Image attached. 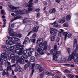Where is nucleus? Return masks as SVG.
Wrapping results in <instances>:
<instances>
[{"instance_id":"nucleus-39","label":"nucleus","mask_w":78,"mask_h":78,"mask_svg":"<svg viewBox=\"0 0 78 78\" xmlns=\"http://www.w3.org/2000/svg\"><path fill=\"white\" fill-rule=\"evenodd\" d=\"M28 6V3H26L23 5V6L24 8H26V7H27Z\"/></svg>"},{"instance_id":"nucleus-50","label":"nucleus","mask_w":78,"mask_h":78,"mask_svg":"<svg viewBox=\"0 0 78 78\" xmlns=\"http://www.w3.org/2000/svg\"><path fill=\"white\" fill-rule=\"evenodd\" d=\"M44 73H41L40 76V78H43V77L44 76Z\"/></svg>"},{"instance_id":"nucleus-43","label":"nucleus","mask_w":78,"mask_h":78,"mask_svg":"<svg viewBox=\"0 0 78 78\" xmlns=\"http://www.w3.org/2000/svg\"><path fill=\"white\" fill-rule=\"evenodd\" d=\"M68 76L70 78H73V77H74V76L73 75H72V74H68Z\"/></svg>"},{"instance_id":"nucleus-64","label":"nucleus","mask_w":78,"mask_h":78,"mask_svg":"<svg viewBox=\"0 0 78 78\" xmlns=\"http://www.w3.org/2000/svg\"><path fill=\"white\" fill-rule=\"evenodd\" d=\"M57 45H55L54 46V49L55 50H57Z\"/></svg>"},{"instance_id":"nucleus-61","label":"nucleus","mask_w":78,"mask_h":78,"mask_svg":"<svg viewBox=\"0 0 78 78\" xmlns=\"http://www.w3.org/2000/svg\"><path fill=\"white\" fill-rule=\"evenodd\" d=\"M65 73H70V71L67 69H66L65 70Z\"/></svg>"},{"instance_id":"nucleus-28","label":"nucleus","mask_w":78,"mask_h":78,"mask_svg":"<svg viewBox=\"0 0 78 78\" xmlns=\"http://www.w3.org/2000/svg\"><path fill=\"white\" fill-rule=\"evenodd\" d=\"M71 18V17L70 15H67L66 17V20H70Z\"/></svg>"},{"instance_id":"nucleus-20","label":"nucleus","mask_w":78,"mask_h":78,"mask_svg":"<svg viewBox=\"0 0 78 78\" xmlns=\"http://www.w3.org/2000/svg\"><path fill=\"white\" fill-rule=\"evenodd\" d=\"M56 12V9L54 8L52 9H51L49 11V13L50 14H53V13H55Z\"/></svg>"},{"instance_id":"nucleus-11","label":"nucleus","mask_w":78,"mask_h":78,"mask_svg":"<svg viewBox=\"0 0 78 78\" xmlns=\"http://www.w3.org/2000/svg\"><path fill=\"white\" fill-rule=\"evenodd\" d=\"M43 46H44V50H47V47H48V45H47V42L45 41L43 44Z\"/></svg>"},{"instance_id":"nucleus-19","label":"nucleus","mask_w":78,"mask_h":78,"mask_svg":"<svg viewBox=\"0 0 78 78\" xmlns=\"http://www.w3.org/2000/svg\"><path fill=\"white\" fill-rule=\"evenodd\" d=\"M50 53L51 55H53V57H54V56L55 55V54L56 53V51H55L53 49H52L50 51Z\"/></svg>"},{"instance_id":"nucleus-21","label":"nucleus","mask_w":78,"mask_h":78,"mask_svg":"<svg viewBox=\"0 0 78 78\" xmlns=\"http://www.w3.org/2000/svg\"><path fill=\"white\" fill-rule=\"evenodd\" d=\"M67 34H68V33L67 32H65L63 34V36H65V38L64 39L65 40H66V39H67Z\"/></svg>"},{"instance_id":"nucleus-60","label":"nucleus","mask_w":78,"mask_h":78,"mask_svg":"<svg viewBox=\"0 0 78 78\" xmlns=\"http://www.w3.org/2000/svg\"><path fill=\"white\" fill-rule=\"evenodd\" d=\"M27 67H28V65H27V64H26L24 66V69L26 70L27 68Z\"/></svg>"},{"instance_id":"nucleus-40","label":"nucleus","mask_w":78,"mask_h":78,"mask_svg":"<svg viewBox=\"0 0 78 78\" xmlns=\"http://www.w3.org/2000/svg\"><path fill=\"white\" fill-rule=\"evenodd\" d=\"M39 65V64H37L35 65V68L36 69H38L40 67Z\"/></svg>"},{"instance_id":"nucleus-29","label":"nucleus","mask_w":78,"mask_h":78,"mask_svg":"<svg viewBox=\"0 0 78 78\" xmlns=\"http://www.w3.org/2000/svg\"><path fill=\"white\" fill-rule=\"evenodd\" d=\"M29 42H33L34 43L36 42V40L35 39H31L29 40Z\"/></svg>"},{"instance_id":"nucleus-12","label":"nucleus","mask_w":78,"mask_h":78,"mask_svg":"<svg viewBox=\"0 0 78 78\" xmlns=\"http://www.w3.org/2000/svg\"><path fill=\"white\" fill-rule=\"evenodd\" d=\"M17 69L19 72H22V69L21 67H20V66L19 65H18L16 66Z\"/></svg>"},{"instance_id":"nucleus-3","label":"nucleus","mask_w":78,"mask_h":78,"mask_svg":"<svg viewBox=\"0 0 78 78\" xmlns=\"http://www.w3.org/2000/svg\"><path fill=\"white\" fill-rule=\"evenodd\" d=\"M14 52H15L17 54H18L19 56L17 58V60L19 59H23L22 57H23V55H22V51L20 50H14Z\"/></svg>"},{"instance_id":"nucleus-32","label":"nucleus","mask_w":78,"mask_h":78,"mask_svg":"<svg viewBox=\"0 0 78 78\" xmlns=\"http://www.w3.org/2000/svg\"><path fill=\"white\" fill-rule=\"evenodd\" d=\"M69 26L67 23H65L63 24V26L64 27H67Z\"/></svg>"},{"instance_id":"nucleus-6","label":"nucleus","mask_w":78,"mask_h":78,"mask_svg":"<svg viewBox=\"0 0 78 78\" xmlns=\"http://www.w3.org/2000/svg\"><path fill=\"white\" fill-rule=\"evenodd\" d=\"M4 53L2 54H1V57H0V62L1 61H3L4 58L5 57V56L8 55V54H7L8 51H6V50L5 49H4Z\"/></svg>"},{"instance_id":"nucleus-33","label":"nucleus","mask_w":78,"mask_h":78,"mask_svg":"<svg viewBox=\"0 0 78 78\" xmlns=\"http://www.w3.org/2000/svg\"><path fill=\"white\" fill-rule=\"evenodd\" d=\"M7 38L10 41H12V39H13L12 37H11L9 36H8Z\"/></svg>"},{"instance_id":"nucleus-35","label":"nucleus","mask_w":78,"mask_h":78,"mask_svg":"<svg viewBox=\"0 0 78 78\" xmlns=\"http://www.w3.org/2000/svg\"><path fill=\"white\" fill-rule=\"evenodd\" d=\"M67 51L69 55L70 54V53H71V49H70V48H69L67 49Z\"/></svg>"},{"instance_id":"nucleus-26","label":"nucleus","mask_w":78,"mask_h":78,"mask_svg":"<svg viewBox=\"0 0 78 78\" xmlns=\"http://www.w3.org/2000/svg\"><path fill=\"white\" fill-rule=\"evenodd\" d=\"M17 33L16 32H15L14 33H13L12 34H9V36H12L13 38L14 37V36H17Z\"/></svg>"},{"instance_id":"nucleus-14","label":"nucleus","mask_w":78,"mask_h":78,"mask_svg":"<svg viewBox=\"0 0 78 78\" xmlns=\"http://www.w3.org/2000/svg\"><path fill=\"white\" fill-rule=\"evenodd\" d=\"M66 20V18L65 17H63L62 19V20H60L58 22L59 23H64L65 22V20Z\"/></svg>"},{"instance_id":"nucleus-25","label":"nucleus","mask_w":78,"mask_h":78,"mask_svg":"<svg viewBox=\"0 0 78 78\" xmlns=\"http://www.w3.org/2000/svg\"><path fill=\"white\" fill-rule=\"evenodd\" d=\"M30 61L31 62H34L35 61V57L33 56H32L30 58Z\"/></svg>"},{"instance_id":"nucleus-10","label":"nucleus","mask_w":78,"mask_h":78,"mask_svg":"<svg viewBox=\"0 0 78 78\" xmlns=\"http://www.w3.org/2000/svg\"><path fill=\"white\" fill-rule=\"evenodd\" d=\"M8 30L9 33L10 34H12L14 32V30L13 29H11V28H10V25H9Z\"/></svg>"},{"instance_id":"nucleus-45","label":"nucleus","mask_w":78,"mask_h":78,"mask_svg":"<svg viewBox=\"0 0 78 78\" xmlns=\"http://www.w3.org/2000/svg\"><path fill=\"white\" fill-rule=\"evenodd\" d=\"M13 38H14L15 40L16 41V42H20V40L18 38H16L15 37H13Z\"/></svg>"},{"instance_id":"nucleus-54","label":"nucleus","mask_w":78,"mask_h":78,"mask_svg":"<svg viewBox=\"0 0 78 78\" xmlns=\"http://www.w3.org/2000/svg\"><path fill=\"white\" fill-rule=\"evenodd\" d=\"M28 51V50H27V49L26 50H24L23 51V54H24L25 55V54H26V53H27Z\"/></svg>"},{"instance_id":"nucleus-30","label":"nucleus","mask_w":78,"mask_h":78,"mask_svg":"<svg viewBox=\"0 0 78 78\" xmlns=\"http://www.w3.org/2000/svg\"><path fill=\"white\" fill-rule=\"evenodd\" d=\"M44 70V68L42 67V66H40L39 68V71L40 72L43 71Z\"/></svg>"},{"instance_id":"nucleus-63","label":"nucleus","mask_w":78,"mask_h":78,"mask_svg":"<svg viewBox=\"0 0 78 78\" xmlns=\"http://www.w3.org/2000/svg\"><path fill=\"white\" fill-rule=\"evenodd\" d=\"M44 5H47V4H48V3H47V2H46V1H44Z\"/></svg>"},{"instance_id":"nucleus-2","label":"nucleus","mask_w":78,"mask_h":78,"mask_svg":"<svg viewBox=\"0 0 78 78\" xmlns=\"http://www.w3.org/2000/svg\"><path fill=\"white\" fill-rule=\"evenodd\" d=\"M5 66H7V70H12V67H16V64H15L12 65H11V63L10 62H9L8 61H7L5 62Z\"/></svg>"},{"instance_id":"nucleus-41","label":"nucleus","mask_w":78,"mask_h":78,"mask_svg":"<svg viewBox=\"0 0 78 78\" xmlns=\"http://www.w3.org/2000/svg\"><path fill=\"white\" fill-rule=\"evenodd\" d=\"M55 37L54 36H52L51 37V41H55Z\"/></svg>"},{"instance_id":"nucleus-62","label":"nucleus","mask_w":78,"mask_h":78,"mask_svg":"<svg viewBox=\"0 0 78 78\" xmlns=\"http://www.w3.org/2000/svg\"><path fill=\"white\" fill-rule=\"evenodd\" d=\"M37 19H38V18H39V16H40V13H38L37 14Z\"/></svg>"},{"instance_id":"nucleus-44","label":"nucleus","mask_w":78,"mask_h":78,"mask_svg":"<svg viewBox=\"0 0 78 78\" xmlns=\"http://www.w3.org/2000/svg\"><path fill=\"white\" fill-rule=\"evenodd\" d=\"M76 42H77V41H76V39H75L74 40V46H76Z\"/></svg>"},{"instance_id":"nucleus-48","label":"nucleus","mask_w":78,"mask_h":78,"mask_svg":"<svg viewBox=\"0 0 78 78\" xmlns=\"http://www.w3.org/2000/svg\"><path fill=\"white\" fill-rule=\"evenodd\" d=\"M38 46L40 47H42L43 45V44H42V42L39 43V44H38Z\"/></svg>"},{"instance_id":"nucleus-59","label":"nucleus","mask_w":78,"mask_h":78,"mask_svg":"<svg viewBox=\"0 0 78 78\" xmlns=\"http://www.w3.org/2000/svg\"><path fill=\"white\" fill-rule=\"evenodd\" d=\"M10 42H9V41L8 40H7L6 42V44L7 45H8V44H10Z\"/></svg>"},{"instance_id":"nucleus-36","label":"nucleus","mask_w":78,"mask_h":78,"mask_svg":"<svg viewBox=\"0 0 78 78\" xmlns=\"http://www.w3.org/2000/svg\"><path fill=\"white\" fill-rule=\"evenodd\" d=\"M14 48H15L14 47L12 46L10 48V51H13L14 50Z\"/></svg>"},{"instance_id":"nucleus-13","label":"nucleus","mask_w":78,"mask_h":78,"mask_svg":"<svg viewBox=\"0 0 78 78\" xmlns=\"http://www.w3.org/2000/svg\"><path fill=\"white\" fill-rule=\"evenodd\" d=\"M39 26L34 27L32 31L33 32H37L38 31V29H39Z\"/></svg>"},{"instance_id":"nucleus-49","label":"nucleus","mask_w":78,"mask_h":78,"mask_svg":"<svg viewBox=\"0 0 78 78\" xmlns=\"http://www.w3.org/2000/svg\"><path fill=\"white\" fill-rule=\"evenodd\" d=\"M40 52H39L37 51V52H36L35 53V56H39V53Z\"/></svg>"},{"instance_id":"nucleus-7","label":"nucleus","mask_w":78,"mask_h":78,"mask_svg":"<svg viewBox=\"0 0 78 78\" xmlns=\"http://www.w3.org/2000/svg\"><path fill=\"white\" fill-rule=\"evenodd\" d=\"M20 43H17L16 44L15 49L16 50H20V51H23V48H20V45H21Z\"/></svg>"},{"instance_id":"nucleus-9","label":"nucleus","mask_w":78,"mask_h":78,"mask_svg":"<svg viewBox=\"0 0 78 78\" xmlns=\"http://www.w3.org/2000/svg\"><path fill=\"white\" fill-rule=\"evenodd\" d=\"M73 55H74V53L73 52L72 54L69 56L67 59L68 61H72V60Z\"/></svg>"},{"instance_id":"nucleus-15","label":"nucleus","mask_w":78,"mask_h":78,"mask_svg":"<svg viewBox=\"0 0 78 78\" xmlns=\"http://www.w3.org/2000/svg\"><path fill=\"white\" fill-rule=\"evenodd\" d=\"M43 41V39L42 38H40L38 39L37 41V44H39L42 42Z\"/></svg>"},{"instance_id":"nucleus-56","label":"nucleus","mask_w":78,"mask_h":78,"mask_svg":"<svg viewBox=\"0 0 78 78\" xmlns=\"http://www.w3.org/2000/svg\"><path fill=\"white\" fill-rule=\"evenodd\" d=\"M72 36V34H69L68 35V38H70Z\"/></svg>"},{"instance_id":"nucleus-31","label":"nucleus","mask_w":78,"mask_h":78,"mask_svg":"<svg viewBox=\"0 0 78 78\" xmlns=\"http://www.w3.org/2000/svg\"><path fill=\"white\" fill-rule=\"evenodd\" d=\"M1 13L2 14H3V15H6V14L5 13V10L2 9L1 10Z\"/></svg>"},{"instance_id":"nucleus-22","label":"nucleus","mask_w":78,"mask_h":78,"mask_svg":"<svg viewBox=\"0 0 78 78\" xmlns=\"http://www.w3.org/2000/svg\"><path fill=\"white\" fill-rule=\"evenodd\" d=\"M53 24L54 27H58V24L57 23H56V21L52 23V25H53Z\"/></svg>"},{"instance_id":"nucleus-27","label":"nucleus","mask_w":78,"mask_h":78,"mask_svg":"<svg viewBox=\"0 0 78 78\" xmlns=\"http://www.w3.org/2000/svg\"><path fill=\"white\" fill-rule=\"evenodd\" d=\"M27 50L30 51L31 52H33L34 51V49L30 48H29L27 49Z\"/></svg>"},{"instance_id":"nucleus-24","label":"nucleus","mask_w":78,"mask_h":78,"mask_svg":"<svg viewBox=\"0 0 78 78\" xmlns=\"http://www.w3.org/2000/svg\"><path fill=\"white\" fill-rule=\"evenodd\" d=\"M11 46L10 44H8L7 45V48L6 47V48H7V50L9 51H10V48H11Z\"/></svg>"},{"instance_id":"nucleus-55","label":"nucleus","mask_w":78,"mask_h":78,"mask_svg":"<svg viewBox=\"0 0 78 78\" xmlns=\"http://www.w3.org/2000/svg\"><path fill=\"white\" fill-rule=\"evenodd\" d=\"M36 33H34L32 36L33 38H35V37H36Z\"/></svg>"},{"instance_id":"nucleus-1","label":"nucleus","mask_w":78,"mask_h":78,"mask_svg":"<svg viewBox=\"0 0 78 78\" xmlns=\"http://www.w3.org/2000/svg\"><path fill=\"white\" fill-rule=\"evenodd\" d=\"M9 7L11 9H13V12H15L16 14L14 16L15 18L13 20H12L11 22H12L13 20H16V19H19L22 18V16L19 15L23 14V13L22 12V10H20L19 11H18V10L17 9H19V7H15L12 5H9Z\"/></svg>"},{"instance_id":"nucleus-42","label":"nucleus","mask_w":78,"mask_h":78,"mask_svg":"<svg viewBox=\"0 0 78 78\" xmlns=\"http://www.w3.org/2000/svg\"><path fill=\"white\" fill-rule=\"evenodd\" d=\"M15 57V55H14V53L11 54L10 55L11 58H14Z\"/></svg>"},{"instance_id":"nucleus-17","label":"nucleus","mask_w":78,"mask_h":78,"mask_svg":"<svg viewBox=\"0 0 78 78\" xmlns=\"http://www.w3.org/2000/svg\"><path fill=\"white\" fill-rule=\"evenodd\" d=\"M9 70H8V69L7 70H5L2 72V73L3 75V76H5V75H8V71Z\"/></svg>"},{"instance_id":"nucleus-53","label":"nucleus","mask_w":78,"mask_h":78,"mask_svg":"<svg viewBox=\"0 0 78 78\" xmlns=\"http://www.w3.org/2000/svg\"><path fill=\"white\" fill-rule=\"evenodd\" d=\"M31 55H32V53L31 51L29 52L28 53V56H30Z\"/></svg>"},{"instance_id":"nucleus-58","label":"nucleus","mask_w":78,"mask_h":78,"mask_svg":"<svg viewBox=\"0 0 78 78\" xmlns=\"http://www.w3.org/2000/svg\"><path fill=\"white\" fill-rule=\"evenodd\" d=\"M3 59L5 61H7V60L8 59V57L6 56L5 57L3 58Z\"/></svg>"},{"instance_id":"nucleus-18","label":"nucleus","mask_w":78,"mask_h":78,"mask_svg":"<svg viewBox=\"0 0 78 78\" xmlns=\"http://www.w3.org/2000/svg\"><path fill=\"white\" fill-rule=\"evenodd\" d=\"M17 60L19 62L20 64H24V62H25V61H24V60L23 58H21L20 59H19Z\"/></svg>"},{"instance_id":"nucleus-23","label":"nucleus","mask_w":78,"mask_h":78,"mask_svg":"<svg viewBox=\"0 0 78 78\" xmlns=\"http://www.w3.org/2000/svg\"><path fill=\"white\" fill-rule=\"evenodd\" d=\"M23 23H27V22H30V20L29 19L26 18L24 19L23 20Z\"/></svg>"},{"instance_id":"nucleus-34","label":"nucleus","mask_w":78,"mask_h":78,"mask_svg":"<svg viewBox=\"0 0 78 78\" xmlns=\"http://www.w3.org/2000/svg\"><path fill=\"white\" fill-rule=\"evenodd\" d=\"M23 57L24 59H27L28 58V55L26 54H24L23 55Z\"/></svg>"},{"instance_id":"nucleus-51","label":"nucleus","mask_w":78,"mask_h":78,"mask_svg":"<svg viewBox=\"0 0 78 78\" xmlns=\"http://www.w3.org/2000/svg\"><path fill=\"white\" fill-rule=\"evenodd\" d=\"M60 41V38L59 37H57L56 39V41L57 42H59Z\"/></svg>"},{"instance_id":"nucleus-46","label":"nucleus","mask_w":78,"mask_h":78,"mask_svg":"<svg viewBox=\"0 0 78 78\" xmlns=\"http://www.w3.org/2000/svg\"><path fill=\"white\" fill-rule=\"evenodd\" d=\"M58 36L59 37H61V31H58Z\"/></svg>"},{"instance_id":"nucleus-47","label":"nucleus","mask_w":78,"mask_h":78,"mask_svg":"<svg viewBox=\"0 0 78 78\" xmlns=\"http://www.w3.org/2000/svg\"><path fill=\"white\" fill-rule=\"evenodd\" d=\"M33 6V4L32 3H30L29 5H28V6L29 8H31Z\"/></svg>"},{"instance_id":"nucleus-8","label":"nucleus","mask_w":78,"mask_h":78,"mask_svg":"<svg viewBox=\"0 0 78 78\" xmlns=\"http://www.w3.org/2000/svg\"><path fill=\"white\" fill-rule=\"evenodd\" d=\"M74 55L73 56V59L75 62H76V60L78 58V53L76 54V50H75L73 53Z\"/></svg>"},{"instance_id":"nucleus-57","label":"nucleus","mask_w":78,"mask_h":78,"mask_svg":"<svg viewBox=\"0 0 78 78\" xmlns=\"http://www.w3.org/2000/svg\"><path fill=\"white\" fill-rule=\"evenodd\" d=\"M28 40H29V38L28 37H26L25 38V41L27 42V41H28Z\"/></svg>"},{"instance_id":"nucleus-4","label":"nucleus","mask_w":78,"mask_h":78,"mask_svg":"<svg viewBox=\"0 0 78 78\" xmlns=\"http://www.w3.org/2000/svg\"><path fill=\"white\" fill-rule=\"evenodd\" d=\"M50 31L51 34H53L54 36H56V34H57V33L58 32V30L56 29L51 28L50 30Z\"/></svg>"},{"instance_id":"nucleus-37","label":"nucleus","mask_w":78,"mask_h":78,"mask_svg":"<svg viewBox=\"0 0 78 78\" xmlns=\"http://www.w3.org/2000/svg\"><path fill=\"white\" fill-rule=\"evenodd\" d=\"M34 66H35L34 63L31 64V65L30 67V69H34Z\"/></svg>"},{"instance_id":"nucleus-38","label":"nucleus","mask_w":78,"mask_h":78,"mask_svg":"<svg viewBox=\"0 0 78 78\" xmlns=\"http://www.w3.org/2000/svg\"><path fill=\"white\" fill-rule=\"evenodd\" d=\"M51 73V72H49L48 71H47L45 73V74L46 75H49V76L50 75Z\"/></svg>"},{"instance_id":"nucleus-5","label":"nucleus","mask_w":78,"mask_h":78,"mask_svg":"<svg viewBox=\"0 0 78 78\" xmlns=\"http://www.w3.org/2000/svg\"><path fill=\"white\" fill-rule=\"evenodd\" d=\"M54 57H53V59L54 61H56V59L58 58V56H59V55H61V52L60 51H58L55 52V54H54Z\"/></svg>"},{"instance_id":"nucleus-52","label":"nucleus","mask_w":78,"mask_h":78,"mask_svg":"<svg viewBox=\"0 0 78 78\" xmlns=\"http://www.w3.org/2000/svg\"><path fill=\"white\" fill-rule=\"evenodd\" d=\"M16 36H17V37H20H20H22V35H21V34H17V35H16Z\"/></svg>"},{"instance_id":"nucleus-16","label":"nucleus","mask_w":78,"mask_h":78,"mask_svg":"<svg viewBox=\"0 0 78 78\" xmlns=\"http://www.w3.org/2000/svg\"><path fill=\"white\" fill-rule=\"evenodd\" d=\"M44 50V48L42 47H41L40 48H38L37 49V51L39 53H40L41 51H42Z\"/></svg>"}]
</instances>
